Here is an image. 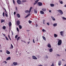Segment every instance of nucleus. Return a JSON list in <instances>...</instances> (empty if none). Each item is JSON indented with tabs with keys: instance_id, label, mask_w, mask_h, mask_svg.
<instances>
[{
	"instance_id": "nucleus-1",
	"label": "nucleus",
	"mask_w": 66,
	"mask_h": 66,
	"mask_svg": "<svg viewBox=\"0 0 66 66\" xmlns=\"http://www.w3.org/2000/svg\"><path fill=\"white\" fill-rule=\"evenodd\" d=\"M32 9V7H30V9L29 11L28 10H26L25 11V13H29H29H30L31 12V11Z\"/></svg>"
},
{
	"instance_id": "nucleus-2",
	"label": "nucleus",
	"mask_w": 66,
	"mask_h": 66,
	"mask_svg": "<svg viewBox=\"0 0 66 66\" xmlns=\"http://www.w3.org/2000/svg\"><path fill=\"white\" fill-rule=\"evenodd\" d=\"M62 44V40H60L58 41V42L57 43V45L58 46H60Z\"/></svg>"
},
{
	"instance_id": "nucleus-3",
	"label": "nucleus",
	"mask_w": 66,
	"mask_h": 66,
	"mask_svg": "<svg viewBox=\"0 0 66 66\" xmlns=\"http://www.w3.org/2000/svg\"><path fill=\"white\" fill-rule=\"evenodd\" d=\"M37 4L39 6H42L43 5V3L41 2H38V3Z\"/></svg>"
},
{
	"instance_id": "nucleus-4",
	"label": "nucleus",
	"mask_w": 66,
	"mask_h": 66,
	"mask_svg": "<svg viewBox=\"0 0 66 66\" xmlns=\"http://www.w3.org/2000/svg\"><path fill=\"white\" fill-rule=\"evenodd\" d=\"M17 3L18 4H21V2L20 0H18L17 1Z\"/></svg>"
},
{
	"instance_id": "nucleus-5",
	"label": "nucleus",
	"mask_w": 66,
	"mask_h": 66,
	"mask_svg": "<svg viewBox=\"0 0 66 66\" xmlns=\"http://www.w3.org/2000/svg\"><path fill=\"white\" fill-rule=\"evenodd\" d=\"M58 12H59L60 13V14H61V15L63 14V12H62V11L61 10H58Z\"/></svg>"
},
{
	"instance_id": "nucleus-6",
	"label": "nucleus",
	"mask_w": 66,
	"mask_h": 66,
	"mask_svg": "<svg viewBox=\"0 0 66 66\" xmlns=\"http://www.w3.org/2000/svg\"><path fill=\"white\" fill-rule=\"evenodd\" d=\"M20 22L19 20H18L17 22V25H18V26H19V25L20 24Z\"/></svg>"
},
{
	"instance_id": "nucleus-7",
	"label": "nucleus",
	"mask_w": 66,
	"mask_h": 66,
	"mask_svg": "<svg viewBox=\"0 0 66 66\" xmlns=\"http://www.w3.org/2000/svg\"><path fill=\"white\" fill-rule=\"evenodd\" d=\"M39 1V0H36L35 1V3L34 4V5H35V4H36L37 3V2H38Z\"/></svg>"
},
{
	"instance_id": "nucleus-8",
	"label": "nucleus",
	"mask_w": 66,
	"mask_h": 66,
	"mask_svg": "<svg viewBox=\"0 0 66 66\" xmlns=\"http://www.w3.org/2000/svg\"><path fill=\"white\" fill-rule=\"evenodd\" d=\"M32 58L33 59H34V60H37V58L35 57V56H32Z\"/></svg>"
},
{
	"instance_id": "nucleus-9",
	"label": "nucleus",
	"mask_w": 66,
	"mask_h": 66,
	"mask_svg": "<svg viewBox=\"0 0 66 66\" xmlns=\"http://www.w3.org/2000/svg\"><path fill=\"white\" fill-rule=\"evenodd\" d=\"M6 53L7 54H10V52L7 50L6 51Z\"/></svg>"
},
{
	"instance_id": "nucleus-10",
	"label": "nucleus",
	"mask_w": 66,
	"mask_h": 66,
	"mask_svg": "<svg viewBox=\"0 0 66 66\" xmlns=\"http://www.w3.org/2000/svg\"><path fill=\"white\" fill-rule=\"evenodd\" d=\"M11 60V57H8L6 59V61H7V60Z\"/></svg>"
},
{
	"instance_id": "nucleus-11",
	"label": "nucleus",
	"mask_w": 66,
	"mask_h": 66,
	"mask_svg": "<svg viewBox=\"0 0 66 66\" xmlns=\"http://www.w3.org/2000/svg\"><path fill=\"white\" fill-rule=\"evenodd\" d=\"M47 46L48 47V48H51V45H50V44H48Z\"/></svg>"
},
{
	"instance_id": "nucleus-12",
	"label": "nucleus",
	"mask_w": 66,
	"mask_h": 66,
	"mask_svg": "<svg viewBox=\"0 0 66 66\" xmlns=\"http://www.w3.org/2000/svg\"><path fill=\"white\" fill-rule=\"evenodd\" d=\"M42 11L44 12H45L46 11H47V9L45 8H43L42 9Z\"/></svg>"
},
{
	"instance_id": "nucleus-13",
	"label": "nucleus",
	"mask_w": 66,
	"mask_h": 66,
	"mask_svg": "<svg viewBox=\"0 0 66 66\" xmlns=\"http://www.w3.org/2000/svg\"><path fill=\"white\" fill-rule=\"evenodd\" d=\"M51 18L53 20V21H55V18H54L53 16H52L51 17Z\"/></svg>"
},
{
	"instance_id": "nucleus-14",
	"label": "nucleus",
	"mask_w": 66,
	"mask_h": 66,
	"mask_svg": "<svg viewBox=\"0 0 66 66\" xmlns=\"http://www.w3.org/2000/svg\"><path fill=\"white\" fill-rule=\"evenodd\" d=\"M9 27H11V25H12V23H11V22H10L9 23Z\"/></svg>"
},
{
	"instance_id": "nucleus-15",
	"label": "nucleus",
	"mask_w": 66,
	"mask_h": 66,
	"mask_svg": "<svg viewBox=\"0 0 66 66\" xmlns=\"http://www.w3.org/2000/svg\"><path fill=\"white\" fill-rule=\"evenodd\" d=\"M54 37L55 38L56 37H57V35L56 34H54Z\"/></svg>"
},
{
	"instance_id": "nucleus-16",
	"label": "nucleus",
	"mask_w": 66,
	"mask_h": 66,
	"mask_svg": "<svg viewBox=\"0 0 66 66\" xmlns=\"http://www.w3.org/2000/svg\"><path fill=\"white\" fill-rule=\"evenodd\" d=\"M60 33L61 36H63V31H61L60 32Z\"/></svg>"
},
{
	"instance_id": "nucleus-17",
	"label": "nucleus",
	"mask_w": 66,
	"mask_h": 66,
	"mask_svg": "<svg viewBox=\"0 0 66 66\" xmlns=\"http://www.w3.org/2000/svg\"><path fill=\"white\" fill-rule=\"evenodd\" d=\"M49 51L50 52H51L52 51H53V50H52V48H51L49 50Z\"/></svg>"
},
{
	"instance_id": "nucleus-18",
	"label": "nucleus",
	"mask_w": 66,
	"mask_h": 66,
	"mask_svg": "<svg viewBox=\"0 0 66 66\" xmlns=\"http://www.w3.org/2000/svg\"><path fill=\"white\" fill-rule=\"evenodd\" d=\"M30 15V14H28L25 17V18H27V17H28V16H29Z\"/></svg>"
},
{
	"instance_id": "nucleus-19",
	"label": "nucleus",
	"mask_w": 66,
	"mask_h": 66,
	"mask_svg": "<svg viewBox=\"0 0 66 66\" xmlns=\"http://www.w3.org/2000/svg\"><path fill=\"white\" fill-rule=\"evenodd\" d=\"M13 64L14 65H17V63L16 62H14L13 63Z\"/></svg>"
},
{
	"instance_id": "nucleus-20",
	"label": "nucleus",
	"mask_w": 66,
	"mask_h": 66,
	"mask_svg": "<svg viewBox=\"0 0 66 66\" xmlns=\"http://www.w3.org/2000/svg\"><path fill=\"white\" fill-rule=\"evenodd\" d=\"M17 15L19 18H20V15L18 13L17 14Z\"/></svg>"
},
{
	"instance_id": "nucleus-21",
	"label": "nucleus",
	"mask_w": 66,
	"mask_h": 66,
	"mask_svg": "<svg viewBox=\"0 0 66 66\" xmlns=\"http://www.w3.org/2000/svg\"><path fill=\"white\" fill-rule=\"evenodd\" d=\"M40 13L41 14H44V12L42 11H40Z\"/></svg>"
},
{
	"instance_id": "nucleus-22",
	"label": "nucleus",
	"mask_w": 66,
	"mask_h": 66,
	"mask_svg": "<svg viewBox=\"0 0 66 66\" xmlns=\"http://www.w3.org/2000/svg\"><path fill=\"white\" fill-rule=\"evenodd\" d=\"M58 65H61V61H60L59 62Z\"/></svg>"
},
{
	"instance_id": "nucleus-23",
	"label": "nucleus",
	"mask_w": 66,
	"mask_h": 66,
	"mask_svg": "<svg viewBox=\"0 0 66 66\" xmlns=\"http://www.w3.org/2000/svg\"><path fill=\"white\" fill-rule=\"evenodd\" d=\"M42 37L44 40H46V38H45L44 36H43Z\"/></svg>"
},
{
	"instance_id": "nucleus-24",
	"label": "nucleus",
	"mask_w": 66,
	"mask_h": 66,
	"mask_svg": "<svg viewBox=\"0 0 66 66\" xmlns=\"http://www.w3.org/2000/svg\"><path fill=\"white\" fill-rule=\"evenodd\" d=\"M50 5L51 6L53 7V6H54V5L53 4H50Z\"/></svg>"
},
{
	"instance_id": "nucleus-25",
	"label": "nucleus",
	"mask_w": 66,
	"mask_h": 66,
	"mask_svg": "<svg viewBox=\"0 0 66 66\" xmlns=\"http://www.w3.org/2000/svg\"><path fill=\"white\" fill-rule=\"evenodd\" d=\"M53 25L54 27H55V26H57V23H54L53 24Z\"/></svg>"
},
{
	"instance_id": "nucleus-26",
	"label": "nucleus",
	"mask_w": 66,
	"mask_h": 66,
	"mask_svg": "<svg viewBox=\"0 0 66 66\" xmlns=\"http://www.w3.org/2000/svg\"><path fill=\"white\" fill-rule=\"evenodd\" d=\"M20 37H18V38L17 39V42H18V40H19V39H20Z\"/></svg>"
},
{
	"instance_id": "nucleus-27",
	"label": "nucleus",
	"mask_w": 66,
	"mask_h": 66,
	"mask_svg": "<svg viewBox=\"0 0 66 66\" xmlns=\"http://www.w3.org/2000/svg\"><path fill=\"white\" fill-rule=\"evenodd\" d=\"M27 1L25 0H22V2H26Z\"/></svg>"
},
{
	"instance_id": "nucleus-28",
	"label": "nucleus",
	"mask_w": 66,
	"mask_h": 66,
	"mask_svg": "<svg viewBox=\"0 0 66 66\" xmlns=\"http://www.w3.org/2000/svg\"><path fill=\"white\" fill-rule=\"evenodd\" d=\"M11 48H12L13 49V45H12V44H11Z\"/></svg>"
},
{
	"instance_id": "nucleus-29",
	"label": "nucleus",
	"mask_w": 66,
	"mask_h": 66,
	"mask_svg": "<svg viewBox=\"0 0 66 66\" xmlns=\"http://www.w3.org/2000/svg\"><path fill=\"white\" fill-rule=\"evenodd\" d=\"M3 30H5L6 29V27L5 26H3Z\"/></svg>"
},
{
	"instance_id": "nucleus-30",
	"label": "nucleus",
	"mask_w": 66,
	"mask_h": 66,
	"mask_svg": "<svg viewBox=\"0 0 66 66\" xmlns=\"http://www.w3.org/2000/svg\"><path fill=\"white\" fill-rule=\"evenodd\" d=\"M5 15L6 17H8V15H7V14L5 13Z\"/></svg>"
},
{
	"instance_id": "nucleus-31",
	"label": "nucleus",
	"mask_w": 66,
	"mask_h": 66,
	"mask_svg": "<svg viewBox=\"0 0 66 66\" xmlns=\"http://www.w3.org/2000/svg\"><path fill=\"white\" fill-rule=\"evenodd\" d=\"M34 13H37V11H36V10L35 9L34 10Z\"/></svg>"
},
{
	"instance_id": "nucleus-32",
	"label": "nucleus",
	"mask_w": 66,
	"mask_h": 66,
	"mask_svg": "<svg viewBox=\"0 0 66 66\" xmlns=\"http://www.w3.org/2000/svg\"><path fill=\"white\" fill-rule=\"evenodd\" d=\"M19 29H22V27H21V26L19 25Z\"/></svg>"
},
{
	"instance_id": "nucleus-33",
	"label": "nucleus",
	"mask_w": 66,
	"mask_h": 66,
	"mask_svg": "<svg viewBox=\"0 0 66 66\" xmlns=\"http://www.w3.org/2000/svg\"><path fill=\"white\" fill-rule=\"evenodd\" d=\"M4 22V20H1V23H2V22Z\"/></svg>"
},
{
	"instance_id": "nucleus-34",
	"label": "nucleus",
	"mask_w": 66,
	"mask_h": 66,
	"mask_svg": "<svg viewBox=\"0 0 66 66\" xmlns=\"http://www.w3.org/2000/svg\"><path fill=\"white\" fill-rule=\"evenodd\" d=\"M62 18L64 20H66V18L64 17H63Z\"/></svg>"
},
{
	"instance_id": "nucleus-35",
	"label": "nucleus",
	"mask_w": 66,
	"mask_h": 66,
	"mask_svg": "<svg viewBox=\"0 0 66 66\" xmlns=\"http://www.w3.org/2000/svg\"><path fill=\"white\" fill-rule=\"evenodd\" d=\"M16 30H17L18 32H19V29H18V28H16Z\"/></svg>"
},
{
	"instance_id": "nucleus-36",
	"label": "nucleus",
	"mask_w": 66,
	"mask_h": 66,
	"mask_svg": "<svg viewBox=\"0 0 66 66\" xmlns=\"http://www.w3.org/2000/svg\"><path fill=\"white\" fill-rule=\"evenodd\" d=\"M29 23H31V22H32V21H31L29 20Z\"/></svg>"
},
{
	"instance_id": "nucleus-37",
	"label": "nucleus",
	"mask_w": 66,
	"mask_h": 66,
	"mask_svg": "<svg viewBox=\"0 0 66 66\" xmlns=\"http://www.w3.org/2000/svg\"><path fill=\"white\" fill-rule=\"evenodd\" d=\"M3 17H4L5 16L4 15V12H3Z\"/></svg>"
},
{
	"instance_id": "nucleus-38",
	"label": "nucleus",
	"mask_w": 66,
	"mask_h": 66,
	"mask_svg": "<svg viewBox=\"0 0 66 66\" xmlns=\"http://www.w3.org/2000/svg\"><path fill=\"white\" fill-rule=\"evenodd\" d=\"M6 40H9L7 38V37H6Z\"/></svg>"
},
{
	"instance_id": "nucleus-39",
	"label": "nucleus",
	"mask_w": 66,
	"mask_h": 66,
	"mask_svg": "<svg viewBox=\"0 0 66 66\" xmlns=\"http://www.w3.org/2000/svg\"><path fill=\"white\" fill-rule=\"evenodd\" d=\"M17 37H18V35H16L15 36V38H17Z\"/></svg>"
},
{
	"instance_id": "nucleus-40",
	"label": "nucleus",
	"mask_w": 66,
	"mask_h": 66,
	"mask_svg": "<svg viewBox=\"0 0 66 66\" xmlns=\"http://www.w3.org/2000/svg\"><path fill=\"white\" fill-rule=\"evenodd\" d=\"M13 4H15V1L14 0H13Z\"/></svg>"
},
{
	"instance_id": "nucleus-41",
	"label": "nucleus",
	"mask_w": 66,
	"mask_h": 66,
	"mask_svg": "<svg viewBox=\"0 0 66 66\" xmlns=\"http://www.w3.org/2000/svg\"><path fill=\"white\" fill-rule=\"evenodd\" d=\"M45 21L44 20L43 21V24H45Z\"/></svg>"
},
{
	"instance_id": "nucleus-42",
	"label": "nucleus",
	"mask_w": 66,
	"mask_h": 66,
	"mask_svg": "<svg viewBox=\"0 0 66 66\" xmlns=\"http://www.w3.org/2000/svg\"><path fill=\"white\" fill-rule=\"evenodd\" d=\"M60 3L61 4H63V2L62 1H61L60 2Z\"/></svg>"
},
{
	"instance_id": "nucleus-43",
	"label": "nucleus",
	"mask_w": 66,
	"mask_h": 66,
	"mask_svg": "<svg viewBox=\"0 0 66 66\" xmlns=\"http://www.w3.org/2000/svg\"><path fill=\"white\" fill-rule=\"evenodd\" d=\"M5 12V13H7V11H6V9L5 10H4Z\"/></svg>"
},
{
	"instance_id": "nucleus-44",
	"label": "nucleus",
	"mask_w": 66,
	"mask_h": 66,
	"mask_svg": "<svg viewBox=\"0 0 66 66\" xmlns=\"http://www.w3.org/2000/svg\"><path fill=\"white\" fill-rule=\"evenodd\" d=\"M45 30H44V29L42 30L43 32H45Z\"/></svg>"
},
{
	"instance_id": "nucleus-45",
	"label": "nucleus",
	"mask_w": 66,
	"mask_h": 66,
	"mask_svg": "<svg viewBox=\"0 0 66 66\" xmlns=\"http://www.w3.org/2000/svg\"><path fill=\"white\" fill-rule=\"evenodd\" d=\"M14 15H15V14H16V12H14Z\"/></svg>"
},
{
	"instance_id": "nucleus-46",
	"label": "nucleus",
	"mask_w": 66,
	"mask_h": 66,
	"mask_svg": "<svg viewBox=\"0 0 66 66\" xmlns=\"http://www.w3.org/2000/svg\"><path fill=\"white\" fill-rule=\"evenodd\" d=\"M47 24L48 26H49V24L48 23H47Z\"/></svg>"
},
{
	"instance_id": "nucleus-47",
	"label": "nucleus",
	"mask_w": 66,
	"mask_h": 66,
	"mask_svg": "<svg viewBox=\"0 0 66 66\" xmlns=\"http://www.w3.org/2000/svg\"><path fill=\"white\" fill-rule=\"evenodd\" d=\"M33 42L34 43H35V42H34V39H33Z\"/></svg>"
},
{
	"instance_id": "nucleus-48",
	"label": "nucleus",
	"mask_w": 66,
	"mask_h": 66,
	"mask_svg": "<svg viewBox=\"0 0 66 66\" xmlns=\"http://www.w3.org/2000/svg\"><path fill=\"white\" fill-rule=\"evenodd\" d=\"M48 56L46 55V58H47V59H48Z\"/></svg>"
},
{
	"instance_id": "nucleus-49",
	"label": "nucleus",
	"mask_w": 66,
	"mask_h": 66,
	"mask_svg": "<svg viewBox=\"0 0 66 66\" xmlns=\"http://www.w3.org/2000/svg\"><path fill=\"white\" fill-rule=\"evenodd\" d=\"M57 56H60V55L59 54H57Z\"/></svg>"
},
{
	"instance_id": "nucleus-50",
	"label": "nucleus",
	"mask_w": 66,
	"mask_h": 66,
	"mask_svg": "<svg viewBox=\"0 0 66 66\" xmlns=\"http://www.w3.org/2000/svg\"><path fill=\"white\" fill-rule=\"evenodd\" d=\"M8 37L9 38H10V35H9L8 36Z\"/></svg>"
},
{
	"instance_id": "nucleus-51",
	"label": "nucleus",
	"mask_w": 66,
	"mask_h": 66,
	"mask_svg": "<svg viewBox=\"0 0 66 66\" xmlns=\"http://www.w3.org/2000/svg\"><path fill=\"white\" fill-rule=\"evenodd\" d=\"M30 42H28V44H30Z\"/></svg>"
},
{
	"instance_id": "nucleus-52",
	"label": "nucleus",
	"mask_w": 66,
	"mask_h": 66,
	"mask_svg": "<svg viewBox=\"0 0 66 66\" xmlns=\"http://www.w3.org/2000/svg\"><path fill=\"white\" fill-rule=\"evenodd\" d=\"M15 9L16 10H17V7H15Z\"/></svg>"
},
{
	"instance_id": "nucleus-53",
	"label": "nucleus",
	"mask_w": 66,
	"mask_h": 66,
	"mask_svg": "<svg viewBox=\"0 0 66 66\" xmlns=\"http://www.w3.org/2000/svg\"><path fill=\"white\" fill-rule=\"evenodd\" d=\"M3 35L4 36H5V37H6V36H5V34H3Z\"/></svg>"
},
{
	"instance_id": "nucleus-54",
	"label": "nucleus",
	"mask_w": 66,
	"mask_h": 66,
	"mask_svg": "<svg viewBox=\"0 0 66 66\" xmlns=\"http://www.w3.org/2000/svg\"><path fill=\"white\" fill-rule=\"evenodd\" d=\"M51 66H54V65H53V64H52V65H51Z\"/></svg>"
},
{
	"instance_id": "nucleus-55",
	"label": "nucleus",
	"mask_w": 66,
	"mask_h": 66,
	"mask_svg": "<svg viewBox=\"0 0 66 66\" xmlns=\"http://www.w3.org/2000/svg\"><path fill=\"white\" fill-rule=\"evenodd\" d=\"M38 66H43V65H39Z\"/></svg>"
},
{
	"instance_id": "nucleus-56",
	"label": "nucleus",
	"mask_w": 66,
	"mask_h": 66,
	"mask_svg": "<svg viewBox=\"0 0 66 66\" xmlns=\"http://www.w3.org/2000/svg\"><path fill=\"white\" fill-rule=\"evenodd\" d=\"M12 35H14V34L13 33V32H12Z\"/></svg>"
},
{
	"instance_id": "nucleus-57",
	"label": "nucleus",
	"mask_w": 66,
	"mask_h": 66,
	"mask_svg": "<svg viewBox=\"0 0 66 66\" xmlns=\"http://www.w3.org/2000/svg\"><path fill=\"white\" fill-rule=\"evenodd\" d=\"M9 39H10V40H11V38H9Z\"/></svg>"
},
{
	"instance_id": "nucleus-58",
	"label": "nucleus",
	"mask_w": 66,
	"mask_h": 66,
	"mask_svg": "<svg viewBox=\"0 0 66 66\" xmlns=\"http://www.w3.org/2000/svg\"><path fill=\"white\" fill-rule=\"evenodd\" d=\"M3 9H4V10H6L5 9V8H3Z\"/></svg>"
},
{
	"instance_id": "nucleus-59",
	"label": "nucleus",
	"mask_w": 66,
	"mask_h": 66,
	"mask_svg": "<svg viewBox=\"0 0 66 66\" xmlns=\"http://www.w3.org/2000/svg\"><path fill=\"white\" fill-rule=\"evenodd\" d=\"M5 64H6V63H7V62H6L5 61Z\"/></svg>"
},
{
	"instance_id": "nucleus-60",
	"label": "nucleus",
	"mask_w": 66,
	"mask_h": 66,
	"mask_svg": "<svg viewBox=\"0 0 66 66\" xmlns=\"http://www.w3.org/2000/svg\"><path fill=\"white\" fill-rule=\"evenodd\" d=\"M49 12H50V13H51V11L49 10Z\"/></svg>"
},
{
	"instance_id": "nucleus-61",
	"label": "nucleus",
	"mask_w": 66,
	"mask_h": 66,
	"mask_svg": "<svg viewBox=\"0 0 66 66\" xmlns=\"http://www.w3.org/2000/svg\"><path fill=\"white\" fill-rule=\"evenodd\" d=\"M23 42H24V43H26V42H25V41H23Z\"/></svg>"
},
{
	"instance_id": "nucleus-62",
	"label": "nucleus",
	"mask_w": 66,
	"mask_h": 66,
	"mask_svg": "<svg viewBox=\"0 0 66 66\" xmlns=\"http://www.w3.org/2000/svg\"><path fill=\"white\" fill-rule=\"evenodd\" d=\"M64 6H65V7H66V5H64Z\"/></svg>"
},
{
	"instance_id": "nucleus-63",
	"label": "nucleus",
	"mask_w": 66,
	"mask_h": 66,
	"mask_svg": "<svg viewBox=\"0 0 66 66\" xmlns=\"http://www.w3.org/2000/svg\"><path fill=\"white\" fill-rule=\"evenodd\" d=\"M2 50H1V51H0V52H2Z\"/></svg>"
},
{
	"instance_id": "nucleus-64",
	"label": "nucleus",
	"mask_w": 66,
	"mask_h": 66,
	"mask_svg": "<svg viewBox=\"0 0 66 66\" xmlns=\"http://www.w3.org/2000/svg\"><path fill=\"white\" fill-rule=\"evenodd\" d=\"M31 40V39H29V40Z\"/></svg>"
}]
</instances>
